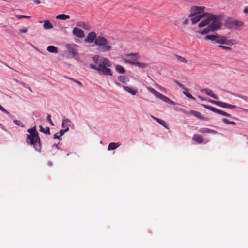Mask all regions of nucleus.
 <instances>
[{"mask_svg":"<svg viewBox=\"0 0 248 248\" xmlns=\"http://www.w3.org/2000/svg\"><path fill=\"white\" fill-rule=\"evenodd\" d=\"M0 110L4 112H7L6 109L0 105Z\"/></svg>","mask_w":248,"mask_h":248,"instance_id":"nucleus-46","label":"nucleus"},{"mask_svg":"<svg viewBox=\"0 0 248 248\" xmlns=\"http://www.w3.org/2000/svg\"><path fill=\"white\" fill-rule=\"evenodd\" d=\"M176 83H177V84L181 88H182L183 90H184L185 91H188V89L186 87L184 86V85H183L182 84L179 83V82L178 81H176Z\"/></svg>","mask_w":248,"mask_h":248,"instance_id":"nucleus-36","label":"nucleus"},{"mask_svg":"<svg viewBox=\"0 0 248 248\" xmlns=\"http://www.w3.org/2000/svg\"><path fill=\"white\" fill-rule=\"evenodd\" d=\"M115 83H116L117 85L120 86V84H119V83H118V82H115Z\"/></svg>","mask_w":248,"mask_h":248,"instance_id":"nucleus-52","label":"nucleus"},{"mask_svg":"<svg viewBox=\"0 0 248 248\" xmlns=\"http://www.w3.org/2000/svg\"><path fill=\"white\" fill-rule=\"evenodd\" d=\"M222 121L226 124H233V125L236 124V123L235 122L230 121L229 120H228V119H227L226 118H223Z\"/></svg>","mask_w":248,"mask_h":248,"instance_id":"nucleus-32","label":"nucleus"},{"mask_svg":"<svg viewBox=\"0 0 248 248\" xmlns=\"http://www.w3.org/2000/svg\"><path fill=\"white\" fill-rule=\"evenodd\" d=\"M127 63H128L129 64H133V65H135L140 68H146L148 66L147 63L134 62V61H131V60L127 61Z\"/></svg>","mask_w":248,"mask_h":248,"instance_id":"nucleus-12","label":"nucleus"},{"mask_svg":"<svg viewBox=\"0 0 248 248\" xmlns=\"http://www.w3.org/2000/svg\"><path fill=\"white\" fill-rule=\"evenodd\" d=\"M148 90L153 94H154L156 97H157L158 98L161 99V100H162V101H164V102H165L166 103H168L170 104L171 105H176V103L174 101H172L171 100H170V99H169L167 97H166V96H164V95L162 94L161 93H160L159 92H158L157 91H156L155 89H154V88H153L152 87H149V88H148Z\"/></svg>","mask_w":248,"mask_h":248,"instance_id":"nucleus-6","label":"nucleus"},{"mask_svg":"<svg viewBox=\"0 0 248 248\" xmlns=\"http://www.w3.org/2000/svg\"><path fill=\"white\" fill-rule=\"evenodd\" d=\"M202 106L204 108H207V109H209V110H211V111H213L214 112H215V113L221 114V115H222L223 116H226V117H232V115L231 114H230L229 113H226V112H224L223 111H222L221 110L218 109L217 108H214V107H213L212 106H208V105H204V104L202 105Z\"/></svg>","mask_w":248,"mask_h":248,"instance_id":"nucleus-8","label":"nucleus"},{"mask_svg":"<svg viewBox=\"0 0 248 248\" xmlns=\"http://www.w3.org/2000/svg\"><path fill=\"white\" fill-rule=\"evenodd\" d=\"M190 113L194 116L195 117L200 119V120H204V118L202 116V114L198 112L195 110H190Z\"/></svg>","mask_w":248,"mask_h":248,"instance_id":"nucleus-21","label":"nucleus"},{"mask_svg":"<svg viewBox=\"0 0 248 248\" xmlns=\"http://www.w3.org/2000/svg\"><path fill=\"white\" fill-rule=\"evenodd\" d=\"M60 135H58V133H56L54 135L53 138L54 139H58L59 140H60L61 139L60 138Z\"/></svg>","mask_w":248,"mask_h":248,"instance_id":"nucleus-43","label":"nucleus"},{"mask_svg":"<svg viewBox=\"0 0 248 248\" xmlns=\"http://www.w3.org/2000/svg\"><path fill=\"white\" fill-rule=\"evenodd\" d=\"M39 22L40 23H41L43 22V21H40Z\"/></svg>","mask_w":248,"mask_h":248,"instance_id":"nucleus-54","label":"nucleus"},{"mask_svg":"<svg viewBox=\"0 0 248 248\" xmlns=\"http://www.w3.org/2000/svg\"><path fill=\"white\" fill-rule=\"evenodd\" d=\"M202 92H205L206 94L211 96L215 99H218V97L216 94H214L213 91L209 89H204L202 90Z\"/></svg>","mask_w":248,"mask_h":248,"instance_id":"nucleus-15","label":"nucleus"},{"mask_svg":"<svg viewBox=\"0 0 248 248\" xmlns=\"http://www.w3.org/2000/svg\"><path fill=\"white\" fill-rule=\"evenodd\" d=\"M69 130V128L66 127L64 130H61L60 131V136H62L65 132H67Z\"/></svg>","mask_w":248,"mask_h":248,"instance_id":"nucleus-38","label":"nucleus"},{"mask_svg":"<svg viewBox=\"0 0 248 248\" xmlns=\"http://www.w3.org/2000/svg\"><path fill=\"white\" fill-rule=\"evenodd\" d=\"M27 132L30 134L27 135L26 142L30 145H33L36 150L40 151L41 150L40 139L36 126L29 128Z\"/></svg>","mask_w":248,"mask_h":248,"instance_id":"nucleus-5","label":"nucleus"},{"mask_svg":"<svg viewBox=\"0 0 248 248\" xmlns=\"http://www.w3.org/2000/svg\"><path fill=\"white\" fill-rule=\"evenodd\" d=\"M20 32L22 33H26L27 32V29H21L20 30Z\"/></svg>","mask_w":248,"mask_h":248,"instance_id":"nucleus-45","label":"nucleus"},{"mask_svg":"<svg viewBox=\"0 0 248 248\" xmlns=\"http://www.w3.org/2000/svg\"><path fill=\"white\" fill-rule=\"evenodd\" d=\"M128 59H125V61L127 63V61L131 60L136 62L138 59L140 58V55L139 53H131L127 55Z\"/></svg>","mask_w":248,"mask_h":248,"instance_id":"nucleus-11","label":"nucleus"},{"mask_svg":"<svg viewBox=\"0 0 248 248\" xmlns=\"http://www.w3.org/2000/svg\"><path fill=\"white\" fill-rule=\"evenodd\" d=\"M70 79L73 80V81H74L75 82H76V83H77L81 87H83V85L82 84V83L78 80H77L76 79H74L72 78H69Z\"/></svg>","mask_w":248,"mask_h":248,"instance_id":"nucleus-40","label":"nucleus"},{"mask_svg":"<svg viewBox=\"0 0 248 248\" xmlns=\"http://www.w3.org/2000/svg\"><path fill=\"white\" fill-rule=\"evenodd\" d=\"M116 70L118 73L120 74H124L125 72L124 68L120 65H117L116 66Z\"/></svg>","mask_w":248,"mask_h":248,"instance_id":"nucleus-28","label":"nucleus"},{"mask_svg":"<svg viewBox=\"0 0 248 248\" xmlns=\"http://www.w3.org/2000/svg\"><path fill=\"white\" fill-rule=\"evenodd\" d=\"M205 20H202L198 24V27L202 28L210 24L208 26L213 30V31L219 29L222 25L220 22L219 16H217L208 13L206 15Z\"/></svg>","mask_w":248,"mask_h":248,"instance_id":"nucleus-3","label":"nucleus"},{"mask_svg":"<svg viewBox=\"0 0 248 248\" xmlns=\"http://www.w3.org/2000/svg\"><path fill=\"white\" fill-rule=\"evenodd\" d=\"M54 145L56 146V147L58 148V146L57 144H55Z\"/></svg>","mask_w":248,"mask_h":248,"instance_id":"nucleus-53","label":"nucleus"},{"mask_svg":"<svg viewBox=\"0 0 248 248\" xmlns=\"http://www.w3.org/2000/svg\"><path fill=\"white\" fill-rule=\"evenodd\" d=\"M92 60L96 64L91 63L90 67L91 69L96 70L99 74L104 76H112V71L110 67L111 63L107 58L95 55L93 57Z\"/></svg>","mask_w":248,"mask_h":248,"instance_id":"nucleus-1","label":"nucleus"},{"mask_svg":"<svg viewBox=\"0 0 248 248\" xmlns=\"http://www.w3.org/2000/svg\"><path fill=\"white\" fill-rule=\"evenodd\" d=\"M183 93L188 98L192 99L193 100H195V98L190 93H188V91H185L183 92Z\"/></svg>","mask_w":248,"mask_h":248,"instance_id":"nucleus-33","label":"nucleus"},{"mask_svg":"<svg viewBox=\"0 0 248 248\" xmlns=\"http://www.w3.org/2000/svg\"><path fill=\"white\" fill-rule=\"evenodd\" d=\"M35 3H36V4H39V3H40V1H39V0H36V1H35Z\"/></svg>","mask_w":248,"mask_h":248,"instance_id":"nucleus-50","label":"nucleus"},{"mask_svg":"<svg viewBox=\"0 0 248 248\" xmlns=\"http://www.w3.org/2000/svg\"><path fill=\"white\" fill-rule=\"evenodd\" d=\"M207 40H210L214 43L223 44L224 36H221L218 35H210L205 37Z\"/></svg>","mask_w":248,"mask_h":248,"instance_id":"nucleus-7","label":"nucleus"},{"mask_svg":"<svg viewBox=\"0 0 248 248\" xmlns=\"http://www.w3.org/2000/svg\"><path fill=\"white\" fill-rule=\"evenodd\" d=\"M213 31V30L211 29V28H210V26H208L207 28H205L204 30H203L201 32V33L202 35H205L207 33H208L209 32Z\"/></svg>","mask_w":248,"mask_h":248,"instance_id":"nucleus-30","label":"nucleus"},{"mask_svg":"<svg viewBox=\"0 0 248 248\" xmlns=\"http://www.w3.org/2000/svg\"><path fill=\"white\" fill-rule=\"evenodd\" d=\"M40 131L46 134H50V128L49 127H46L45 129L42 125L39 126Z\"/></svg>","mask_w":248,"mask_h":248,"instance_id":"nucleus-29","label":"nucleus"},{"mask_svg":"<svg viewBox=\"0 0 248 248\" xmlns=\"http://www.w3.org/2000/svg\"><path fill=\"white\" fill-rule=\"evenodd\" d=\"M244 12L246 14H248V7H246L244 10Z\"/></svg>","mask_w":248,"mask_h":248,"instance_id":"nucleus-47","label":"nucleus"},{"mask_svg":"<svg viewBox=\"0 0 248 248\" xmlns=\"http://www.w3.org/2000/svg\"><path fill=\"white\" fill-rule=\"evenodd\" d=\"M189 19H186L185 20H184L183 22V24L184 25H187L189 23Z\"/></svg>","mask_w":248,"mask_h":248,"instance_id":"nucleus-44","label":"nucleus"},{"mask_svg":"<svg viewBox=\"0 0 248 248\" xmlns=\"http://www.w3.org/2000/svg\"><path fill=\"white\" fill-rule=\"evenodd\" d=\"M232 25L234 26V28L236 30L245 27V24L242 21L237 20H233L232 21Z\"/></svg>","mask_w":248,"mask_h":248,"instance_id":"nucleus-13","label":"nucleus"},{"mask_svg":"<svg viewBox=\"0 0 248 248\" xmlns=\"http://www.w3.org/2000/svg\"><path fill=\"white\" fill-rule=\"evenodd\" d=\"M238 42L235 39L227 40L226 37H224L223 44L227 45H233L237 44Z\"/></svg>","mask_w":248,"mask_h":248,"instance_id":"nucleus-18","label":"nucleus"},{"mask_svg":"<svg viewBox=\"0 0 248 248\" xmlns=\"http://www.w3.org/2000/svg\"><path fill=\"white\" fill-rule=\"evenodd\" d=\"M44 22V25L43 27L44 29L45 30H49L53 28V25L49 20H44L43 21Z\"/></svg>","mask_w":248,"mask_h":248,"instance_id":"nucleus-19","label":"nucleus"},{"mask_svg":"<svg viewBox=\"0 0 248 248\" xmlns=\"http://www.w3.org/2000/svg\"><path fill=\"white\" fill-rule=\"evenodd\" d=\"M205 8L204 6H193L191 8L188 17L192 24L197 23L202 19H206V15L208 13H204Z\"/></svg>","mask_w":248,"mask_h":248,"instance_id":"nucleus-4","label":"nucleus"},{"mask_svg":"<svg viewBox=\"0 0 248 248\" xmlns=\"http://www.w3.org/2000/svg\"><path fill=\"white\" fill-rule=\"evenodd\" d=\"M71 123L70 120L68 119L64 118L62 120V127L63 128H69L70 124Z\"/></svg>","mask_w":248,"mask_h":248,"instance_id":"nucleus-23","label":"nucleus"},{"mask_svg":"<svg viewBox=\"0 0 248 248\" xmlns=\"http://www.w3.org/2000/svg\"><path fill=\"white\" fill-rule=\"evenodd\" d=\"M151 117L154 119V120H155V121H156L157 122V120H158L159 119L158 118H157L154 116H152Z\"/></svg>","mask_w":248,"mask_h":248,"instance_id":"nucleus-48","label":"nucleus"},{"mask_svg":"<svg viewBox=\"0 0 248 248\" xmlns=\"http://www.w3.org/2000/svg\"><path fill=\"white\" fill-rule=\"evenodd\" d=\"M123 88L128 93H130L133 95H135L137 93V91L136 89H132L129 87L123 86Z\"/></svg>","mask_w":248,"mask_h":248,"instance_id":"nucleus-20","label":"nucleus"},{"mask_svg":"<svg viewBox=\"0 0 248 248\" xmlns=\"http://www.w3.org/2000/svg\"><path fill=\"white\" fill-rule=\"evenodd\" d=\"M67 48L69 50V51L73 55L78 54V49H77V46L76 45L72 46L69 45L67 46Z\"/></svg>","mask_w":248,"mask_h":248,"instance_id":"nucleus-17","label":"nucleus"},{"mask_svg":"<svg viewBox=\"0 0 248 248\" xmlns=\"http://www.w3.org/2000/svg\"><path fill=\"white\" fill-rule=\"evenodd\" d=\"M47 50L51 53H57L58 48L54 46H49L47 48Z\"/></svg>","mask_w":248,"mask_h":248,"instance_id":"nucleus-27","label":"nucleus"},{"mask_svg":"<svg viewBox=\"0 0 248 248\" xmlns=\"http://www.w3.org/2000/svg\"><path fill=\"white\" fill-rule=\"evenodd\" d=\"M120 145V144L115 142H111L109 144L108 146V150H115L117 147H118Z\"/></svg>","mask_w":248,"mask_h":248,"instance_id":"nucleus-25","label":"nucleus"},{"mask_svg":"<svg viewBox=\"0 0 248 248\" xmlns=\"http://www.w3.org/2000/svg\"><path fill=\"white\" fill-rule=\"evenodd\" d=\"M192 140L198 143L201 144L203 141L202 137L198 134H194L192 137Z\"/></svg>","mask_w":248,"mask_h":248,"instance_id":"nucleus-16","label":"nucleus"},{"mask_svg":"<svg viewBox=\"0 0 248 248\" xmlns=\"http://www.w3.org/2000/svg\"><path fill=\"white\" fill-rule=\"evenodd\" d=\"M77 26L87 31H90L92 29V26L89 23L85 22L83 21L78 22L77 23Z\"/></svg>","mask_w":248,"mask_h":248,"instance_id":"nucleus-10","label":"nucleus"},{"mask_svg":"<svg viewBox=\"0 0 248 248\" xmlns=\"http://www.w3.org/2000/svg\"><path fill=\"white\" fill-rule=\"evenodd\" d=\"M119 80L124 84H126L129 81V78L124 76H120L118 77Z\"/></svg>","mask_w":248,"mask_h":248,"instance_id":"nucleus-26","label":"nucleus"},{"mask_svg":"<svg viewBox=\"0 0 248 248\" xmlns=\"http://www.w3.org/2000/svg\"><path fill=\"white\" fill-rule=\"evenodd\" d=\"M210 102L211 103H212L218 106L219 107H222L224 108H227V103H226L225 102H221V101H214V100H211Z\"/></svg>","mask_w":248,"mask_h":248,"instance_id":"nucleus-22","label":"nucleus"},{"mask_svg":"<svg viewBox=\"0 0 248 248\" xmlns=\"http://www.w3.org/2000/svg\"><path fill=\"white\" fill-rule=\"evenodd\" d=\"M176 57L179 61H180L181 62H182L183 63H186L187 62V60L186 58H185L181 56L176 55Z\"/></svg>","mask_w":248,"mask_h":248,"instance_id":"nucleus-31","label":"nucleus"},{"mask_svg":"<svg viewBox=\"0 0 248 248\" xmlns=\"http://www.w3.org/2000/svg\"><path fill=\"white\" fill-rule=\"evenodd\" d=\"M16 17L18 19H21V18H29L30 17V16H24V15H17L16 16Z\"/></svg>","mask_w":248,"mask_h":248,"instance_id":"nucleus-39","label":"nucleus"},{"mask_svg":"<svg viewBox=\"0 0 248 248\" xmlns=\"http://www.w3.org/2000/svg\"><path fill=\"white\" fill-rule=\"evenodd\" d=\"M199 131L202 134H206V133H209V134H216L217 133V132L213 130L209 129L208 128H201L199 130Z\"/></svg>","mask_w":248,"mask_h":248,"instance_id":"nucleus-14","label":"nucleus"},{"mask_svg":"<svg viewBox=\"0 0 248 248\" xmlns=\"http://www.w3.org/2000/svg\"><path fill=\"white\" fill-rule=\"evenodd\" d=\"M56 18L60 20H67L70 18V16L65 14H60L56 16Z\"/></svg>","mask_w":248,"mask_h":248,"instance_id":"nucleus-24","label":"nucleus"},{"mask_svg":"<svg viewBox=\"0 0 248 248\" xmlns=\"http://www.w3.org/2000/svg\"><path fill=\"white\" fill-rule=\"evenodd\" d=\"M199 98L201 99V100H204V98H203V97H202V96H199Z\"/></svg>","mask_w":248,"mask_h":248,"instance_id":"nucleus-49","label":"nucleus"},{"mask_svg":"<svg viewBox=\"0 0 248 248\" xmlns=\"http://www.w3.org/2000/svg\"><path fill=\"white\" fill-rule=\"evenodd\" d=\"M14 123L18 126H23L22 123L19 120H14Z\"/></svg>","mask_w":248,"mask_h":248,"instance_id":"nucleus-42","label":"nucleus"},{"mask_svg":"<svg viewBox=\"0 0 248 248\" xmlns=\"http://www.w3.org/2000/svg\"><path fill=\"white\" fill-rule=\"evenodd\" d=\"M46 120L47 122H48L49 123V124L52 125V126H54V123H53L51 119V115L50 114H48L47 115V118H46Z\"/></svg>","mask_w":248,"mask_h":248,"instance_id":"nucleus-35","label":"nucleus"},{"mask_svg":"<svg viewBox=\"0 0 248 248\" xmlns=\"http://www.w3.org/2000/svg\"><path fill=\"white\" fill-rule=\"evenodd\" d=\"M48 164L50 165V166H51L52 165V163L51 162H49L48 163Z\"/></svg>","mask_w":248,"mask_h":248,"instance_id":"nucleus-51","label":"nucleus"},{"mask_svg":"<svg viewBox=\"0 0 248 248\" xmlns=\"http://www.w3.org/2000/svg\"><path fill=\"white\" fill-rule=\"evenodd\" d=\"M227 108H230V109H233V108H237V106L236 105H232L227 104Z\"/></svg>","mask_w":248,"mask_h":248,"instance_id":"nucleus-41","label":"nucleus"},{"mask_svg":"<svg viewBox=\"0 0 248 248\" xmlns=\"http://www.w3.org/2000/svg\"><path fill=\"white\" fill-rule=\"evenodd\" d=\"M72 33L75 36L79 38H83L85 36L83 31L77 27L73 29Z\"/></svg>","mask_w":248,"mask_h":248,"instance_id":"nucleus-9","label":"nucleus"},{"mask_svg":"<svg viewBox=\"0 0 248 248\" xmlns=\"http://www.w3.org/2000/svg\"><path fill=\"white\" fill-rule=\"evenodd\" d=\"M218 47L222 48V49H224L227 51H230L232 50V48L231 47L224 46L219 45Z\"/></svg>","mask_w":248,"mask_h":248,"instance_id":"nucleus-37","label":"nucleus"},{"mask_svg":"<svg viewBox=\"0 0 248 248\" xmlns=\"http://www.w3.org/2000/svg\"><path fill=\"white\" fill-rule=\"evenodd\" d=\"M157 122L160 124L161 125H162L163 126H164V127H165L167 129H168V126H167V124H166V123H165V121H164L163 120H161V119H159L158 120H157Z\"/></svg>","mask_w":248,"mask_h":248,"instance_id":"nucleus-34","label":"nucleus"},{"mask_svg":"<svg viewBox=\"0 0 248 248\" xmlns=\"http://www.w3.org/2000/svg\"><path fill=\"white\" fill-rule=\"evenodd\" d=\"M84 41L85 43L89 44L94 42L95 45L98 47L97 49L101 52L109 51L112 48L106 38L102 36H97L94 31L90 32L85 39Z\"/></svg>","mask_w":248,"mask_h":248,"instance_id":"nucleus-2","label":"nucleus"}]
</instances>
